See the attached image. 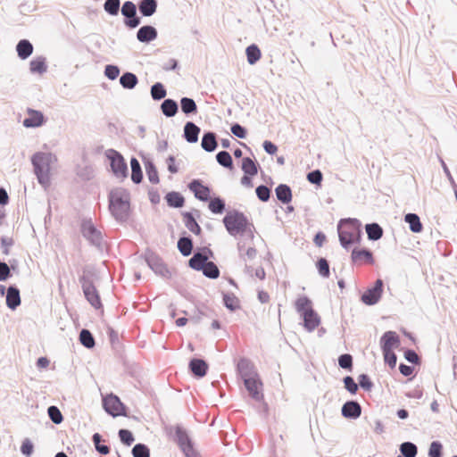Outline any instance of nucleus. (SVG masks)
Listing matches in <instances>:
<instances>
[{"label":"nucleus","mask_w":457,"mask_h":457,"mask_svg":"<svg viewBox=\"0 0 457 457\" xmlns=\"http://www.w3.org/2000/svg\"><path fill=\"white\" fill-rule=\"evenodd\" d=\"M104 409L110 415L116 417L125 415V407L118 396L109 395L103 399Z\"/></svg>","instance_id":"nucleus-11"},{"label":"nucleus","mask_w":457,"mask_h":457,"mask_svg":"<svg viewBox=\"0 0 457 457\" xmlns=\"http://www.w3.org/2000/svg\"><path fill=\"white\" fill-rule=\"evenodd\" d=\"M383 293V281L377 279L374 286L368 288L361 295V301L367 305L376 304L381 298Z\"/></svg>","instance_id":"nucleus-12"},{"label":"nucleus","mask_w":457,"mask_h":457,"mask_svg":"<svg viewBox=\"0 0 457 457\" xmlns=\"http://www.w3.org/2000/svg\"><path fill=\"white\" fill-rule=\"evenodd\" d=\"M361 224L356 219L341 220L337 225L338 237L341 245L345 249L358 242L361 238Z\"/></svg>","instance_id":"nucleus-5"},{"label":"nucleus","mask_w":457,"mask_h":457,"mask_svg":"<svg viewBox=\"0 0 457 457\" xmlns=\"http://www.w3.org/2000/svg\"><path fill=\"white\" fill-rule=\"evenodd\" d=\"M399 344V337L395 331H386L380 338L382 352H390V350L398 347Z\"/></svg>","instance_id":"nucleus-15"},{"label":"nucleus","mask_w":457,"mask_h":457,"mask_svg":"<svg viewBox=\"0 0 457 457\" xmlns=\"http://www.w3.org/2000/svg\"><path fill=\"white\" fill-rule=\"evenodd\" d=\"M181 111L188 115L197 111V106L194 99L189 97H182L180 100Z\"/></svg>","instance_id":"nucleus-39"},{"label":"nucleus","mask_w":457,"mask_h":457,"mask_svg":"<svg viewBox=\"0 0 457 457\" xmlns=\"http://www.w3.org/2000/svg\"><path fill=\"white\" fill-rule=\"evenodd\" d=\"M360 386L365 391H370L373 387V383L371 382L370 377L366 374H361L358 378Z\"/></svg>","instance_id":"nucleus-60"},{"label":"nucleus","mask_w":457,"mask_h":457,"mask_svg":"<svg viewBox=\"0 0 457 457\" xmlns=\"http://www.w3.org/2000/svg\"><path fill=\"white\" fill-rule=\"evenodd\" d=\"M338 364L342 369L351 370L353 366V358L350 354L345 353L339 356Z\"/></svg>","instance_id":"nucleus-58"},{"label":"nucleus","mask_w":457,"mask_h":457,"mask_svg":"<svg viewBox=\"0 0 457 457\" xmlns=\"http://www.w3.org/2000/svg\"><path fill=\"white\" fill-rule=\"evenodd\" d=\"M223 223L228 233L234 237L240 235L250 241L254 237V226L243 212L236 210L228 212L223 218Z\"/></svg>","instance_id":"nucleus-1"},{"label":"nucleus","mask_w":457,"mask_h":457,"mask_svg":"<svg viewBox=\"0 0 457 457\" xmlns=\"http://www.w3.org/2000/svg\"><path fill=\"white\" fill-rule=\"evenodd\" d=\"M145 262H147V265L149 268L157 275H160L162 277H167L169 274V270L165 264L162 262V261L154 256L151 255L146 258Z\"/></svg>","instance_id":"nucleus-18"},{"label":"nucleus","mask_w":457,"mask_h":457,"mask_svg":"<svg viewBox=\"0 0 457 457\" xmlns=\"http://www.w3.org/2000/svg\"><path fill=\"white\" fill-rule=\"evenodd\" d=\"M442 444L438 441H433L430 444L428 450L429 457H441L442 455Z\"/></svg>","instance_id":"nucleus-56"},{"label":"nucleus","mask_w":457,"mask_h":457,"mask_svg":"<svg viewBox=\"0 0 457 457\" xmlns=\"http://www.w3.org/2000/svg\"><path fill=\"white\" fill-rule=\"evenodd\" d=\"M21 304L20 291L16 287L11 286L6 291V305L12 310H15Z\"/></svg>","instance_id":"nucleus-21"},{"label":"nucleus","mask_w":457,"mask_h":457,"mask_svg":"<svg viewBox=\"0 0 457 457\" xmlns=\"http://www.w3.org/2000/svg\"><path fill=\"white\" fill-rule=\"evenodd\" d=\"M138 9L143 16L150 17L154 15L157 10L156 0H141L138 4Z\"/></svg>","instance_id":"nucleus-25"},{"label":"nucleus","mask_w":457,"mask_h":457,"mask_svg":"<svg viewBox=\"0 0 457 457\" xmlns=\"http://www.w3.org/2000/svg\"><path fill=\"white\" fill-rule=\"evenodd\" d=\"M223 303L224 305L230 311H236L240 307L239 300L234 294H224Z\"/></svg>","instance_id":"nucleus-42"},{"label":"nucleus","mask_w":457,"mask_h":457,"mask_svg":"<svg viewBox=\"0 0 457 457\" xmlns=\"http://www.w3.org/2000/svg\"><path fill=\"white\" fill-rule=\"evenodd\" d=\"M175 440L186 457H199L187 430L181 426L175 427Z\"/></svg>","instance_id":"nucleus-7"},{"label":"nucleus","mask_w":457,"mask_h":457,"mask_svg":"<svg viewBox=\"0 0 457 457\" xmlns=\"http://www.w3.org/2000/svg\"><path fill=\"white\" fill-rule=\"evenodd\" d=\"M120 0H105L104 9L109 15L116 16L120 11Z\"/></svg>","instance_id":"nucleus-45"},{"label":"nucleus","mask_w":457,"mask_h":457,"mask_svg":"<svg viewBox=\"0 0 457 457\" xmlns=\"http://www.w3.org/2000/svg\"><path fill=\"white\" fill-rule=\"evenodd\" d=\"M178 109V104L172 99H165L161 104L162 113L168 118L175 116Z\"/></svg>","instance_id":"nucleus-31"},{"label":"nucleus","mask_w":457,"mask_h":457,"mask_svg":"<svg viewBox=\"0 0 457 457\" xmlns=\"http://www.w3.org/2000/svg\"><path fill=\"white\" fill-rule=\"evenodd\" d=\"M245 386L249 395L256 401H261L263 398L262 395V383L258 376L244 380Z\"/></svg>","instance_id":"nucleus-13"},{"label":"nucleus","mask_w":457,"mask_h":457,"mask_svg":"<svg viewBox=\"0 0 457 457\" xmlns=\"http://www.w3.org/2000/svg\"><path fill=\"white\" fill-rule=\"evenodd\" d=\"M119 436L120 441L126 445H130L135 440L132 433L128 429H120Z\"/></svg>","instance_id":"nucleus-59"},{"label":"nucleus","mask_w":457,"mask_h":457,"mask_svg":"<svg viewBox=\"0 0 457 457\" xmlns=\"http://www.w3.org/2000/svg\"><path fill=\"white\" fill-rule=\"evenodd\" d=\"M145 170L147 174V178L149 181L153 184H157L159 182V176L157 170L153 162H147L145 165Z\"/></svg>","instance_id":"nucleus-51"},{"label":"nucleus","mask_w":457,"mask_h":457,"mask_svg":"<svg viewBox=\"0 0 457 457\" xmlns=\"http://www.w3.org/2000/svg\"><path fill=\"white\" fill-rule=\"evenodd\" d=\"M307 179L312 184L319 185V184H320V182L322 180V173L319 170H312L308 173Z\"/></svg>","instance_id":"nucleus-62"},{"label":"nucleus","mask_w":457,"mask_h":457,"mask_svg":"<svg viewBox=\"0 0 457 457\" xmlns=\"http://www.w3.org/2000/svg\"><path fill=\"white\" fill-rule=\"evenodd\" d=\"M79 282L81 284V287L84 293L86 299L88 303L96 309H100L102 307L101 299L96 290L95 285L91 278L86 275H83L79 278Z\"/></svg>","instance_id":"nucleus-8"},{"label":"nucleus","mask_w":457,"mask_h":457,"mask_svg":"<svg viewBox=\"0 0 457 457\" xmlns=\"http://www.w3.org/2000/svg\"><path fill=\"white\" fill-rule=\"evenodd\" d=\"M400 451L404 457H415L418 453L416 445L411 442H404L400 445Z\"/></svg>","instance_id":"nucleus-43"},{"label":"nucleus","mask_w":457,"mask_h":457,"mask_svg":"<svg viewBox=\"0 0 457 457\" xmlns=\"http://www.w3.org/2000/svg\"><path fill=\"white\" fill-rule=\"evenodd\" d=\"M404 221L409 224V228L413 233H420L422 230V224L420 217L415 213H407L404 216Z\"/></svg>","instance_id":"nucleus-30"},{"label":"nucleus","mask_w":457,"mask_h":457,"mask_svg":"<svg viewBox=\"0 0 457 457\" xmlns=\"http://www.w3.org/2000/svg\"><path fill=\"white\" fill-rule=\"evenodd\" d=\"M189 189L194 192L195 196L201 201H208L210 198V189L208 187L201 184L199 180L194 179L188 185Z\"/></svg>","instance_id":"nucleus-19"},{"label":"nucleus","mask_w":457,"mask_h":457,"mask_svg":"<svg viewBox=\"0 0 457 457\" xmlns=\"http://www.w3.org/2000/svg\"><path fill=\"white\" fill-rule=\"evenodd\" d=\"M216 160L220 165L225 168L232 167V158L227 151H220L216 155Z\"/></svg>","instance_id":"nucleus-48"},{"label":"nucleus","mask_w":457,"mask_h":457,"mask_svg":"<svg viewBox=\"0 0 457 457\" xmlns=\"http://www.w3.org/2000/svg\"><path fill=\"white\" fill-rule=\"evenodd\" d=\"M247 62L249 64L253 65L256 62H258L261 58V51L256 45H251L246 47L245 50Z\"/></svg>","instance_id":"nucleus-36"},{"label":"nucleus","mask_w":457,"mask_h":457,"mask_svg":"<svg viewBox=\"0 0 457 457\" xmlns=\"http://www.w3.org/2000/svg\"><path fill=\"white\" fill-rule=\"evenodd\" d=\"M202 270L204 275L209 278H217L220 276V270L212 262H207Z\"/></svg>","instance_id":"nucleus-44"},{"label":"nucleus","mask_w":457,"mask_h":457,"mask_svg":"<svg viewBox=\"0 0 457 457\" xmlns=\"http://www.w3.org/2000/svg\"><path fill=\"white\" fill-rule=\"evenodd\" d=\"M109 210L118 222H126L130 214V194L122 187L112 189L109 194Z\"/></svg>","instance_id":"nucleus-2"},{"label":"nucleus","mask_w":457,"mask_h":457,"mask_svg":"<svg viewBox=\"0 0 457 457\" xmlns=\"http://www.w3.org/2000/svg\"><path fill=\"white\" fill-rule=\"evenodd\" d=\"M178 248L182 255L188 256L192 253L193 243L189 237H181L178 241Z\"/></svg>","instance_id":"nucleus-40"},{"label":"nucleus","mask_w":457,"mask_h":457,"mask_svg":"<svg viewBox=\"0 0 457 457\" xmlns=\"http://www.w3.org/2000/svg\"><path fill=\"white\" fill-rule=\"evenodd\" d=\"M231 132L233 135L239 138H245L246 136V130L244 127H242L240 124H234L231 127Z\"/></svg>","instance_id":"nucleus-63"},{"label":"nucleus","mask_w":457,"mask_h":457,"mask_svg":"<svg viewBox=\"0 0 457 457\" xmlns=\"http://www.w3.org/2000/svg\"><path fill=\"white\" fill-rule=\"evenodd\" d=\"M365 228L370 240H378L383 235L382 228L377 223L367 224Z\"/></svg>","instance_id":"nucleus-34"},{"label":"nucleus","mask_w":457,"mask_h":457,"mask_svg":"<svg viewBox=\"0 0 457 457\" xmlns=\"http://www.w3.org/2000/svg\"><path fill=\"white\" fill-rule=\"evenodd\" d=\"M208 260L207 255L195 253L189 260V266L195 270H202Z\"/></svg>","instance_id":"nucleus-32"},{"label":"nucleus","mask_w":457,"mask_h":457,"mask_svg":"<svg viewBox=\"0 0 457 457\" xmlns=\"http://www.w3.org/2000/svg\"><path fill=\"white\" fill-rule=\"evenodd\" d=\"M209 209L213 213H222L225 210V203L220 198L216 197L210 201Z\"/></svg>","instance_id":"nucleus-50"},{"label":"nucleus","mask_w":457,"mask_h":457,"mask_svg":"<svg viewBox=\"0 0 457 457\" xmlns=\"http://www.w3.org/2000/svg\"><path fill=\"white\" fill-rule=\"evenodd\" d=\"M105 155L111 162V168L113 174L117 178H126L128 173V167L122 155L114 149H108L105 152Z\"/></svg>","instance_id":"nucleus-9"},{"label":"nucleus","mask_w":457,"mask_h":457,"mask_svg":"<svg viewBox=\"0 0 457 457\" xmlns=\"http://www.w3.org/2000/svg\"><path fill=\"white\" fill-rule=\"evenodd\" d=\"M237 370L243 380L258 376L253 362L245 358L239 360L237 363Z\"/></svg>","instance_id":"nucleus-16"},{"label":"nucleus","mask_w":457,"mask_h":457,"mask_svg":"<svg viewBox=\"0 0 457 457\" xmlns=\"http://www.w3.org/2000/svg\"><path fill=\"white\" fill-rule=\"evenodd\" d=\"M344 384H345V389L352 395H354L356 394L357 390H358V385L355 383L354 379L350 377V376H347L344 378Z\"/></svg>","instance_id":"nucleus-61"},{"label":"nucleus","mask_w":457,"mask_h":457,"mask_svg":"<svg viewBox=\"0 0 457 457\" xmlns=\"http://www.w3.org/2000/svg\"><path fill=\"white\" fill-rule=\"evenodd\" d=\"M29 71L32 74L42 75L47 71L46 59L44 56H37L29 62Z\"/></svg>","instance_id":"nucleus-23"},{"label":"nucleus","mask_w":457,"mask_h":457,"mask_svg":"<svg viewBox=\"0 0 457 457\" xmlns=\"http://www.w3.org/2000/svg\"><path fill=\"white\" fill-rule=\"evenodd\" d=\"M80 230L82 236L89 244L97 248L103 246L104 238L102 231L95 226L90 219L82 220Z\"/></svg>","instance_id":"nucleus-6"},{"label":"nucleus","mask_w":457,"mask_h":457,"mask_svg":"<svg viewBox=\"0 0 457 457\" xmlns=\"http://www.w3.org/2000/svg\"><path fill=\"white\" fill-rule=\"evenodd\" d=\"M79 341L87 348H92L95 346V339L87 329H82L80 331Z\"/></svg>","instance_id":"nucleus-47"},{"label":"nucleus","mask_w":457,"mask_h":457,"mask_svg":"<svg viewBox=\"0 0 457 457\" xmlns=\"http://www.w3.org/2000/svg\"><path fill=\"white\" fill-rule=\"evenodd\" d=\"M257 255V251L253 246H248L245 249V252L242 253L239 257L245 263V269L249 272L250 267L247 266V262L253 260Z\"/></svg>","instance_id":"nucleus-49"},{"label":"nucleus","mask_w":457,"mask_h":457,"mask_svg":"<svg viewBox=\"0 0 457 457\" xmlns=\"http://www.w3.org/2000/svg\"><path fill=\"white\" fill-rule=\"evenodd\" d=\"M138 82V79L137 76L132 72H125L120 78V85L127 89H132L134 88Z\"/></svg>","instance_id":"nucleus-33"},{"label":"nucleus","mask_w":457,"mask_h":457,"mask_svg":"<svg viewBox=\"0 0 457 457\" xmlns=\"http://www.w3.org/2000/svg\"><path fill=\"white\" fill-rule=\"evenodd\" d=\"M200 133V128L192 121H187L184 127V138L188 143H196L198 141V136Z\"/></svg>","instance_id":"nucleus-22"},{"label":"nucleus","mask_w":457,"mask_h":457,"mask_svg":"<svg viewBox=\"0 0 457 457\" xmlns=\"http://www.w3.org/2000/svg\"><path fill=\"white\" fill-rule=\"evenodd\" d=\"M166 89L160 82H156L151 87V96L154 100H161L166 96Z\"/></svg>","instance_id":"nucleus-46"},{"label":"nucleus","mask_w":457,"mask_h":457,"mask_svg":"<svg viewBox=\"0 0 457 457\" xmlns=\"http://www.w3.org/2000/svg\"><path fill=\"white\" fill-rule=\"evenodd\" d=\"M56 161V156L48 152H37L31 157L35 175L38 183L45 188L50 186L51 167Z\"/></svg>","instance_id":"nucleus-3"},{"label":"nucleus","mask_w":457,"mask_h":457,"mask_svg":"<svg viewBox=\"0 0 457 457\" xmlns=\"http://www.w3.org/2000/svg\"><path fill=\"white\" fill-rule=\"evenodd\" d=\"M16 51L18 53V56L21 59L25 60L31 55L33 52V46L29 40L22 39L17 44Z\"/></svg>","instance_id":"nucleus-27"},{"label":"nucleus","mask_w":457,"mask_h":457,"mask_svg":"<svg viewBox=\"0 0 457 457\" xmlns=\"http://www.w3.org/2000/svg\"><path fill=\"white\" fill-rule=\"evenodd\" d=\"M352 260L354 263H362L363 262L372 263L373 256L372 253L367 249H353L352 252Z\"/></svg>","instance_id":"nucleus-24"},{"label":"nucleus","mask_w":457,"mask_h":457,"mask_svg":"<svg viewBox=\"0 0 457 457\" xmlns=\"http://www.w3.org/2000/svg\"><path fill=\"white\" fill-rule=\"evenodd\" d=\"M296 312L303 320V327L312 332L320 324V318L312 308V301L306 295L299 296L295 303Z\"/></svg>","instance_id":"nucleus-4"},{"label":"nucleus","mask_w":457,"mask_h":457,"mask_svg":"<svg viewBox=\"0 0 457 457\" xmlns=\"http://www.w3.org/2000/svg\"><path fill=\"white\" fill-rule=\"evenodd\" d=\"M131 166V179L134 183L138 184L141 182L143 174L139 162L136 158L130 161Z\"/></svg>","instance_id":"nucleus-35"},{"label":"nucleus","mask_w":457,"mask_h":457,"mask_svg":"<svg viewBox=\"0 0 457 457\" xmlns=\"http://www.w3.org/2000/svg\"><path fill=\"white\" fill-rule=\"evenodd\" d=\"M21 452L26 456H30L33 452V444L29 439H25L21 446Z\"/></svg>","instance_id":"nucleus-64"},{"label":"nucleus","mask_w":457,"mask_h":457,"mask_svg":"<svg viewBox=\"0 0 457 457\" xmlns=\"http://www.w3.org/2000/svg\"><path fill=\"white\" fill-rule=\"evenodd\" d=\"M46 122L44 114L40 111L28 109L27 117L23 120L25 128H38Z\"/></svg>","instance_id":"nucleus-14"},{"label":"nucleus","mask_w":457,"mask_h":457,"mask_svg":"<svg viewBox=\"0 0 457 457\" xmlns=\"http://www.w3.org/2000/svg\"><path fill=\"white\" fill-rule=\"evenodd\" d=\"M157 36L156 29L150 25L141 27L137 32V39L141 43H149L156 39Z\"/></svg>","instance_id":"nucleus-20"},{"label":"nucleus","mask_w":457,"mask_h":457,"mask_svg":"<svg viewBox=\"0 0 457 457\" xmlns=\"http://www.w3.org/2000/svg\"><path fill=\"white\" fill-rule=\"evenodd\" d=\"M191 371L197 377H204L206 374L208 366L204 360L193 359L189 363Z\"/></svg>","instance_id":"nucleus-28"},{"label":"nucleus","mask_w":457,"mask_h":457,"mask_svg":"<svg viewBox=\"0 0 457 457\" xmlns=\"http://www.w3.org/2000/svg\"><path fill=\"white\" fill-rule=\"evenodd\" d=\"M133 457H150L148 447L143 444H137L132 448Z\"/></svg>","instance_id":"nucleus-52"},{"label":"nucleus","mask_w":457,"mask_h":457,"mask_svg":"<svg viewBox=\"0 0 457 457\" xmlns=\"http://www.w3.org/2000/svg\"><path fill=\"white\" fill-rule=\"evenodd\" d=\"M166 200L170 206L179 208L184 204V197L178 192H170L166 195Z\"/></svg>","instance_id":"nucleus-38"},{"label":"nucleus","mask_w":457,"mask_h":457,"mask_svg":"<svg viewBox=\"0 0 457 457\" xmlns=\"http://www.w3.org/2000/svg\"><path fill=\"white\" fill-rule=\"evenodd\" d=\"M319 274L323 278L329 277V265L326 259L320 258L317 262Z\"/></svg>","instance_id":"nucleus-54"},{"label":"nucleus","mask_w":457,"mask_h":457,"mask_svg":"<svg viewBox=\"0 0 457 457\" xmlns=\"http://www.w3.org/2000/svg\"><path fill=\"white\" fill-rule=\"evenodd\" d=\"M342 415L346 419L355 420L361 414V407L356 401H348L342 406Z\"/></svg>","instance_id":"nucleus-17"},{"label":"nucleus","mask_w":457,"mask_h":457,"mask_svg":"<svg viewBox=\"0 0 457 457\" xmlns=\"http://www.w3.org/2000/svg\"><path fill=\"white\" fill-rule=\"evenodd\" d=\"M242 170L249 176H254L258 172L257 164L249 157L243 158Z\"/></svg>","instance_id":"nucleus-41"},{"label":"nucleus","mask_w":457,"mask_h":457,"mask_svg":"<svg viewBox=\"0 0 457 457\" xmlns=\"http://www.w3.org/2000/svg\"><path fill=\"white\" fill-rule=\"evenodd\" d=\"M184 222L189 231L195 235L200 234L201 228L190 212H186L184 214Z\"/></svg>","instance_id":"nucleus-37"},{"label":"nucleus","mask_w":457,"mask_h":457,"mask_svg":"<svg viewBox=\"0 0 457 457\" xmlns=\"http://www.w3.org/2000/svg\"><path fill=\"white\" fill-rule=\"evenodd\" d=\"M278 200L283 204H288L292 199V191L287 185L280 184L275 189Z\"/></svg>","instance_id":"nucleus-29"},{"label":"nucleus","mask_w":457,"mask_h":457,"mask_svg":"<svg viewBox=\"0 0 457 457\" xmlns=\"http://www.w3.org/2000/svg\"><path fill=\"white\" fill-rule=\"evenodd\" d=\"M201 145L206 152H213L217 148L216 135L213 132H206L204 134Z\"/></svg>","instance_id":"nucleus-26"},{"label":"nucleus","mask_w":457,"mask_h":457,"mask_svg":"<svg viewBox=\"0 0 457 457\" xmlns=\"http://www.w3.org/2000/svg\"><path fill=\"white\" fill-rule=\"evenodd\" d=\"M120 74V69L116 65H106L104 69V75L111 80H114Z\"/></svg>","instance_id":"nucleus-57"},{"label":"nucleus","mask_w":457,"mask_h":457,"mask_svg":"<svg viewBox=\"0 0 457 457\" xmlns=\"http://www.w3.org/2000/svg\"><path fill=\"white\" fill-rule=\"evenodd\" d=\"M47 413H48L50 420L54 424H60L63 420L62 412L56 406H54V405L50 406L47 409Z\"/></svg>","instance_id":"nucleus-53"},{"label":"nucleus","mask_w":457,"mask_h":457,"mask_svg":"<svg viewBox=\"0 0 457 457\" xmlns=\"http://www.w3.org/2000/svg\"><path fill=\"white\" fill-rule=\"evenodd\" d=\"M255 192H256L257 197L261 201L267 202L270 199V190L269 189L268 187H266L264 185H261L256 187Z\"/></svg>","instance_id":"nucleus-55"},{"label":"nucleus","mask_w":457,"mask_h":457,"mask_svg":"<svg viewBox=\"0 0 457 457\" xmlns=\"http://www.w3.org/2000/svg\"><path fill=\"white\" fill-rule=\"evenodd\" d=\"M120 11L121 14L126 18L124 23L127 27L135 29L140 24V18L137 16V6L133 2L126 1L122 4Z\"/></svg>","instance_id":"nucleus-10"}]
</instances>
